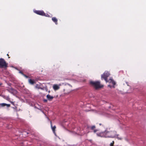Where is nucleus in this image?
I'll return each instance as SVG.
<instances>
[{
  "label": "nucleus",
  "instance_id": "f257e3e1",
  "mask_svg": "<svg viewBox=\"0 0 146 146\" xmlns=\"http://www.w3.org/2000/svg\"><path fill=\"white\" fill-rule=\"evenodd\" d=\"M97 135L99 137H104L114 138L117 136L116 131H108L106 130L104 131L99 133H97Z\"/></svg>",
  "mask_w": 146,
  "mask_h": 146
},
{
  "label": "nucleus",
  "instance_id": "f03ea898",
  "mask_svg": "<svg viewBox=\"0 0 146 146\" xmlns=\"http://www.w3.org/2000/svg\"><path fill=\"white\" fill-rule=\"evenodd\" d=\"M110 74L107 71H105V72L101 75V79L103 80L104 79L106 81V82H108L110 83H111L112 84L114 85L115 84V82L112 79H110L108 80V78L110 76Z\"/></svg>",
  "mask_w": 146,
  "mask_h": 146
},
{
  "label": "nucleus",
  "instance_id": "7ed1b4c3",
  "mask_svg": "<svg viewBox=\"0 0 146 146\" xmlns=\"http://www.w3.org/2000/svg\"><path fill=\"white\" fill-rule=\"evenodd\" d=\"M90 84L91 86L96 90L102 88L104 86L103 85L101 84L100 82L99 81H91L90 82Z\"/></svg>",
  "mask_w": 146,
  "mask_h": 146
},
{
  "label": "nucleus",
  "instance_id": "20e7f679",
  "mask_svg": "<svg viewBox=\"0 0 146 146\" xmlns=\"http://www.w3.org/2000/svg\"><path fill=\"white\" fill-rule=\"evenodd\" d=\"M8 64L6 63L5 60L2 58H0V67H7V66Z\"/></svg>",
  "mask_w": 146,
  "mask_h": 146
},
{
  "label": "nucleus",
  "instance_id": "39448f33",
  "mask_svg": "<svg viewBox=\"0 0 146 146\" xmlns=\"http://www.w3.org/2000/svg\"><path fill=\"white\" fill-rule=\"evenodd\" d=\"M34 12L38 15L42 16L45 15V13L42 11L36 10L34 11Z\"/></svg>",
  "mask_w": 146,
  "mask_h": 146
},
{
  "label": "nucleus",
  "instance_id": "423d86ee",
  "mask_svg": "<svg viewBox=\"0 0 146 146\" xmlns=\"http://www.w3.org/2000/svg\"><path fill=\"white\" fill-rule=\"evenodd\" d=\"M7 90L12 94H14L16 92V90L12 88H9Z\"/></svg>",
  "mask_w": 146,
  "mask_h": 146
},
{
  "label": "nucleus",
  "instance_id": "0eeeda50",
  "mask_svg": "<svg viewBox=\"0 0 146 146\" xmlns=\"http://www.w3.org/2000/svg\"><path fill=\"white\" fill-rule=\"evenodd\" d=\"M88 128L90 129L91 130H93V131L94 133H96L98 131V130L95 129L96 126L95 125H93L91 126H88Z\"/></svg>",
  "mask_w": 146,
  "mask_h": 146
},
{
  "label": "nucleus",
  "instance_id": "6e6552de",
  "mask_svg": "<svg viewBox=\"0 0 146 146\" xmlns=\"http://www.w3.org/2000/svg\"><path fill=\"white\" fill-rule=\"evenodd\" d=\"M6 106L7 107L9 108L10 106V105L9 104H7L5 103L0 104V108L1 107H4Z\"/></svg>",
  "mask_w": 146,
  "mask_h": 146
},
{
  "label": "nucleus",
  "instance_id": "1a4fd4ad",
  "mask_svg": "<svg viewBox=\"0 0 146 146\" xmlns=\"http://www.w3.org/2000/svg\"><path fill=\"white\" fill-rule=\"evenodd\" d=\"M51 123V127L52 128V130L53 132V133H54V134H56V133L55 132V129L56 128V126L55 125L54 126H52V122L51 121L50 122Z\"/></svg>",
  "mask_w": 146,
  "mask_h": 146
},
{
  "label": "nucleus",
  "instance_id": "9d476101",
  "mask_svg": "<svg viewBox=\"0 0 146 146\" xmlns=\"http://www.w3.org/2000/svg\"><path fill=\"white\" fill-rule=\"evenodd\" d=\"M46 98L48 100L51 101L53 99L54 97L53 96H51L49 94H48L46 96Z\"/></svg>",
  "mask_w": 146,
  "mask_h": 146
},
{
  "label": "nucleus",
  "instance_id": "9b49d317",
  "mask_svg": "<svg viewBox=\"0 0 146 146\" xmlns=\"http://www.w3.org/2000/svg\"><path fill=\"white\" fill-rule=\"evenodd\" d=\"M28 81L29 83L31 85H33L35 83V81L33 79H29Z\"/></svg>",
  "mask_w": 146,
  "mask_h": 146
},
{
  "label": "nucleus",
  "instance_id": "f8f14e48",
  "mask_svg": "<svg viewBox=\"0 0 146 146\" xmlns=\"http://www.w3.org/2000/svg\"><path fill=\"white\" fill-rule=\"evenodd\" d=\"M52 21L55 23L56 25L58 24V19L55 17H53L52 18Z\"/></svg>",
  "mask_w": 146,
  "mask_h": 146
},
{
  "label": "nucleus",
  "instance_id": "ddd939ff",
  "mask_svg": "<svg viewBox=\"0 0 146 146\" xmlns=\"http://www.w3.org/2000/svg\"><path fill=\"white\" fill-rule=\"evenodd\" d=\"M59 87L57 84H54L53 86V88L55 90L59 89Z\"/></svg>",
  "mask_w": 146,
  "mask_h": 146
},
{
  "label": "nucleus",
  "instance_id": "4468645a",
  "mask_svg": "<svg viewBox=\"0 0 146 146\" xmlns=\"http://www.w3.org/2000/svg\"><path fill=\"white\" fill-rule=\"evenodd\" d=\"M35 87L36 88H38V89H42V88H41L40 87V85L38 84H36V86H35Z\"/></svg>",
  "mask_w": 146,
  "mask_h": 146
},
{
  "label": "nucleus",
  "instance_id": "2eb2a0df",
  "mask_svg": "<svg viewBox=\"0 0 146 146\" xmlns=\"http://www.w3.org/2000/svg\"><path fill=\"white\" fill-rule=\"evenodd\" d=\"M114 141H113L112 143H111L110 144V146H113V145L114 144Z\"/></svg>",
  "mask_w": 146,
  "mask_h": 146
},
{
  "label": "nucleus",
  "instance_id": "dca6fc26",
  "mask_svg": "<svg viewBox=\"0 0 146 146\" xmlns=\"http://www.w3.org/2000/svg\"><path fill=\"white\" fill-rule=\"evenodd\" d=\"M44 16H45L46 17H50V15H48V14H47L46 15V14L45 13V15H44Z\"/></svg>",
  "mask_w": 146,
  "mask_h": 146
},
{
  "label": "nucleus",
  "instance_id": "f3484780",
  "mask_svg": "<svg viewBox=\"0 0 146 146\" xmlns=\"http://www.w3.org/2000/svg\"><path fill=\"white\" fill-rule=\"evenodd\" d=\"M10 102L13 105L15 106L14 105V102H13L10 101Z\"/></svg>",
  "mask_w": 146,
  "mask_h": 146
},
{
  "label": "nucleus",
  "instance_id": "a211bd4d",
  "mask_svg": "<svg viewBox=\"0 0 146 146\" xmlns=\"http://www.w3.org/2000/svg\"><path fill=\"white\" fill-rule=\"evenodd\" d=\"M23 75L26 78H28V76H27V75L24 74H23Z\"/></svg>",
  "mask_w": 146,
  "mask_h": 146
},
{
  "label": "nucleus",
  "instance_id": "6ab92c4d",
  "mask_svg": "<svg viewBox=\"0 0 146 146\" xmlns=\"http://www.w3.org/2000/svg\"><path fill=\"white\" fill-rule=\"evenodd\" d=\"M43 101L44 102H46L47 101V100L46 99H44Z\"/></svg>",
  "mask_w": 146,
  "mask_h": 146
},
{
  "label": "nucleus",
  "instance_id": "aec40b11",
  "mask_svg": "<svg viewBox=\"0 0 146 146\" xmlns=\"http://www.w3.org/2000/svg\"><path fill=\"white\" fill-rule=\"evenodd\" d=\"M19 72L20 73H21V74L23 75V74H24L23 73V72L21 71H20Z\"/></svg>",
  "mask_w": 146,
  "mask_h": 146
},
{
  "label": "nucleus",
  "instance_id": "412c9836",
  "mask_svg": "<svg viewBox=\"0 0 146 146\" xmlns=\"http://www.w3.org/2000/svg\"><path fill=\"white\" fill-rule=\"evenodd\" d=\"M7 55L8 56V58H10V57H9V54H7Z\"/></svg>",
  "mask_w": 146,
  "mask_h": 146
},
{
  "label": "nucleus",
  "instance_id": "4be33fe9",
  "mask_svg": "<svg viewBox=\"0 0 146 146\" xmlns=\"http://www.w3.org/2000/svg\"><path fill=\"white\" fill-rule=\"evenodd\" d=\"M117 138H118V139H120V140H121V138H119V137H117Z\"/></svg>",
  "mask_w": 146,
  "mask_h": 146
},
{
  "label": "nucleus",
  "instance_id": "5701e85b",
  "mask_svg": "<svg viewBox=\"0 0 146 146\" xmlns=\"http://www.w3.org/2000/svg\"><path fill=\"white\" fill-rule=\"evenodd\" d=\"M99 125H102V124H101V123H100V124H99Z\"/></svg>",
  "mask_w": 146,
  "mask_h": 146
}]
</instances>
